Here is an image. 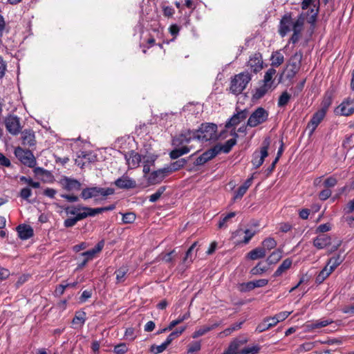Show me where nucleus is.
<instances>
[{
	"instance_id": "nucleus-16",
	"label": "nucleus",
	"mask_w": 354,
	"mask_h": 354,
	"mask_svg": "<svg viewBox=\"0 0 354 354\" xmlns=\"http://www.w3.org/2000/svg\"><path fill=\"white\" fill-rule=\"evenodd\" d=\"M268 112H252L248 120V125L254 127L262 123L268 118Z\"/></svg>"
},
{
	"instance_id": "nucleus-60",
	"label": "nucleus",
	"mask_w": 354,
	"mask_h": 354,
	"mask_svg": "<svg viewBox=\"0 0 354 354\" xmlns=\"http://www.w3.org/2000/svg\"><path fill=\"white\" fill-rule=\"evenodd\" d=\"M201 345L200 342H192L189 344L187 352L189 353H193L194 352L198 351L201 350Z\"/></svg>"
},
{
	"instance_id": "nucleus-20",
	"label": "nucleus",
	"mask_w": 354,
	"mask_h": 354,
	"mask_svg": "<svg viewBox=\"0 0 354 354\" xmlns=\"http://www.w3.org/2000/svg\"><path fill=\"white\" fill-rule=\"evenodd\" d=\"M104 245V240H102L97 243V244L91 250H87L86 252H84L81 254V255L86 259L88 261H90L93 259L95 257V255L100 252Z\"/></svg>"
},
{
	"instance_id": "nucleus-53",
	"label": "nucleus",
	"mask_w": 354,
	"mask_h": 354,
	"mask_svg": "<svg viewBox=\"0 0 354 354\" xmlns=\"http://www.w3.org/2000/svg\"><path fill=\"white\" fill-rule=\"evenodd\" d=\"M136 216L133 212H127L122 214V222L124 223H133L136 220Z\"/></svg>"
},
{
	"instance_id": "nucleus-44",
	"label": "nucleus",
	"mask_w": 354,
	"mask_h": 354,
	"mask_svg": "<svg viewBox=\"0 0 354 354\" xmlns=\"http://www.w3.org/2000/svg\"><path fill=\"white\" fill-rule=\"evenodd\" d=\"M127 272L128 268L127 267H121L115 272L116 275V282L118 283L124 281L125 276Z\"/></svg>"
},
{
	"instance_id": "nucleus-23",
	"label": "nucleus",
	"mask_w": 354,
	"mask_h": 354,
	"mask_svg": "<svg viewBox=\"0 0 354 354\" xmlns=\"http://www.w3.org/2000/svg\"><path fill=\"white\" fill-rule=\"evenodd\" d=\"M245 112H236L231 118H230L225 123V127L228 129L232 127H235L236 125H238L242 119H243Z\"/></svg>"
},
{
	"instance_id": "nucleus-26",
	"label": "nucleus",
	"mask_w": 354,
	"mask_h": 354,
	"mask_svg": "<svg viewBox=\"0 0 354 354\" xmlns=\"http://www.w3.org/2000/svg\"><path fill=\"white\" fill-rule=\"evenodd\" d=\"M266 255V252L264 248L258 247L251 250L248 253L247 257L251 260H257L259 259L264 258Z\"/></svg>"
},
{
	"instance_id": "nucleus-57",
	"label": "nucleus",
	"mask_w": 354,
	"mask_h": 354,
	"mask_svg": "<svg viewBox=\"0 0 354 354\" xmlns=\"http://www.w3.org/2000/svg\"><path fill=\"white\" fill-rule=\"evenodd\" d=\"M20 180L25 183H27L28 185L31 186L33 188H39L40 187V183L39 182H35L30 178H27L26 176H21Z\"/></svg>"
},
{
	"instance_id": "nucleus-50",
	"label": "nucleus",
	"mask_w": 354,
	"mask_h": 354,
	"mask_svg": "<svg viewBox=\"0 0 354 354\" xmlns=\"http://www.w3.org/2000/svg\"><path fill=\"white\" fill-rule=\"evenodd\" d=\"M281 251L277 250L272 252V254L267 259V261L269 264L274 263L277 262L281 258Z\"/></svg>"
},
{
	"instance_id": "nucleus-22",
	"label": "nucleus",
	"mask_w": 354,
	"mask_h": 354,
	"mask_svg": "<svg viewBox=\"0 0 354 354\" xmlns=\"http://www.w3.org/2000/svg\"><path fill=\"white\" fill-rule=\"evenodd\" d=\"M237 140L235 138H231L227 140L224 144H217L215 145L217 148L218 153L223 152L224 153H228L232 149V147L236 145Z\"/></svg>"
},
{
	"instance_id": "nucleus-35",
	"label": "nucleus",
	"mask_w": 354,
	"mask_h": 354,
	"mask_svg": "<svg viewBox=\"0 0 354 354\" xmlns=\"http://www.w3.org/2000/svg\"><path fill=\"white\" fill-rule=\"evenodd\" d=\"M272 86H271L270 84H266L263 83L262 86L256 90L255 93L254 94V97L257 99L261 98L266 95V93L272 90Z\"/></svg>"
},
{
	"instance_id": "nucleus-51",
	"label": "nucleus",
	"mask_w": 354,
	"mask_h": 354,
	"mask_svg": "<svg viewBox=\"0 0 354 354\" xmlns=\"http://www.w3.org/2000/svg\"><path fill=\"white\" fill-rule=\"evenodd\" d=\"M236 216L235 212H232L225 215L223 218H222L218 224V228L221 229L223 227H226V223L232 218Z\"/></svg>"
},
{
	"instance_id": "nucleus-14",
	"label": "nucleus",
	"mask_w": 354,
	"mask_h": 354,
	"mask_svg": "<svg viewBox=\"0 0 354 354\" xmlns=\"http://www.w3.org/2000/svg\"><path fill=\"white\" fill-rule=\"evenodd\" d=\"M169 175L166 167L153 171L147 176V182L149 185H156L163 180V179Z\"/></svg>"
},
{
	"instance_id": "nucleus-9",
	"label": "nucleus",
	"mask_w": 354,
	"mask_h": 354,
	"mask_svg": "<svg viewBox=\"0 0 354 354\" xmlns=\"http://www.w3.org/2000/svg\"><path fill=\"white\" fill-rule=\"evenodd\" d=\"M248 69L250 72L257 74L263 68V59L261 54L260 53H255L253 55H252L248 62H247Z\"/></svg>"
},
{
	"instance_id": "nucleus-11",
	"label": "nucleus",
	"mask_w": 354,
	"mask_h": 354,
	"mask_svg": "<svg viewBox=\"0 0 354 354\" xmlns=\"http://www.w3.org/2000/svg\"><path fill=\"white\" fill-rule=\"evenodd\" d=\"M194 139H196L195 131L187 130L182 132L178 136L175 137L172 140V144L176 147H179L187 144Z\"/></svg>"
},
{
	"instance_id": "nucleus-12",
	"label": "nucleus",
	"mask_w": 354,
	"mask_h": 354,
	"mask_svg": "<svg viewBox=\"0 0 354 354\" xmlns=\"http://www.w3.org/2000/svg\"><path fill=\"white\" fill-rule=\"evenodd\" d=\"M62 188L68 192L79 191L81 189L82 184L77 180L64 176L59 181Z\"/></svg>"
},
{
	"instance_id": "nucleus-13",
	"label": "nucleus",
	"mask_w": 354,
	"mask_h": 354,
	"mask_svg": "<svg viewBox=\"0 0 354 354\" xmlns=\"http://www.w3.org/2000/svg\"><path fill=\"white\" fill-rule=\"evenodd\" d=\"M114 185L119 189H130L136 188L137 186L136 181L127 175H122L116 179Z\"/></svg>"
},
{
	"instance_id": "nucleus-61",
	"label": "nucleus",
	"mask_w": 354,
	"mask_h": 354,
	"mask_svg": "<svg viewBox=\"0 0 354 354\" xmlns=\"http://www.w3.org/2000/svg\"><path fill=\"white\" fill-rule=\"evenodd\" d=\"M269 328H270L269 323L268 322H266V318H265L263 321L257 326L256 330L259 333H262Z\"/></svg>"
},
{
	"instance_id": "nucleus-32",
	"label": "nucleus",
	"mask_w": 354,
	"mask_h": 354,
	"mask_svg": "<svg viewBox=\"0 0 354 354\" xmlns=\"http://www.w3.org/2000/svg\"><path fill=\"white\" fill-rule=\"evenodd\" d=\"M340 111H354V98L347 97L337 108Z\"/></svg>"
},
{
	"instance_id": "nucleus-19",
	"label": "nucleus",
	"mask_w": 354,
	"mask_h": 354,
	"mask_svg": "<svg viewBox=\"0 0 354 354\" xmlns=\"http://www.w3.org/2000/svg\"><path fill=\"white\" fill-rule=\"evenodd\" d=\"M17 231L19 237L22 240H27L31 238L34 234L32 227L26 224H22L17 226Z\"/></svg>"
},
{
	"instance_id": "nucleus-33",
	"label": "nucleus",
	"mask_w": 354,
	"mask_h": 354,
	"mask_svg": "<svg viewBox=\"0 0 354 354\" xmlns=\"http://www.w3.org/2000/svg\"><path fill=\"white\" fill-rule=\"evenodd\" d=\"M332 272L333 270L326 266L316 277V283L319 284L322 283Z\"/></svg>"
},
{
	"instance_id": "nucleus-24",
	"label": "nucleus",
	"mask_w": 354,
	"mask_h": 354,
	"mask_svg": "<svg viewBox=\"0 0 354 354\" xmlns=\"http://www.w3.org/2000/svg\"><path fill=\"white\" fill-rule=\"evenodd\" d=\"M88 214L89 213L86 214L84 212H82V214H77V216L67 218L64 221V227H73L74 225H76V223L78 221H80L81 220H83V219L86 218L88 216H90V214Z\"/></svg>"
},
{
	"instance_id": "nucleus-4",
	"label": "nucleus",
	"mask_w": 354,
	"mask_h": 354,
	"mask_svg": "<svg viewBox=\"0 0 354 354\" xmlns=\"http://www.w3.org/2000/svg\"><path fill=\"white\" fill-rule=\"evenodd\" d=\"M303 57V52L299 50L296 52L290 59V63L286 69V77L292 80L296 74L299 71L301 68V60Z\"/></svg>"
},
{
	"instance_id": "nucleus-58",
	"label": "nucleus",
	"mask_w": 354,
	"mask_h": 354,
	"mask_svg": "<svg viewBox=\"0 0 354 354\" xmlns=\"http://www.w3.org/2000/svg\"><path fill=\"white\" fill-rule=\"evenodd\" d=\"M157 157H158L157 156L153 155V154H149L147 156H145L142 158L143 163H145L146 165L149 164V165H150V166H152L154 165L155 161L157 159Z\"/></svg>"
},
{
	"instance_id": "nucleus-41",
	"label": "nucleus",
	"mask_w": 354,
	"mask_h": 354,
	"mask_svg": "<svg viewBox=\"0 0 354 354\" xmlns=\"http://www.w3.org/2000/svg\"><path fill=\"white\" fill-rule=\"evenodd\" d=\"M185 327H182L176 330L175 331L171 332L165 341V344L169 346L172 342V341L180 336L185 331Z\"/></svg>"
},
{
	"instance_id": "nucleus-46",
	"label": "nucleus",
	"mask_w": 354,
	"mask_h": 354,
	"mask_svg": "<svg viewBox=\"0 0 354 354\" xmlns=\"http://www.w3.org/2000/svg\"><path fill=\"white\" fill-rule=\"evenodd\" d=\"M218 154V152L217 151V148H216L215 146L202 153L203 156L205 158L207 162L213 159Z\"/></svg>"
},
{
	"instance_id": "nucleus-54",
	"label": "nucleus",
	"mask_w": 354,
	"mask_h": 354,
	"mask_svg": "<svg viewBox=\"0 0 354 354\" xmlns=\"http://www.w3.org/2000/svg\"><path fill=\"white\" fill-rule=\"evenodd\" d=\"M167 345L164 342L160 345H152L150 348V351L153 353V354H158L163 352L167 348Z\"/></svg>"
},
{
	"instance_id": "nucleus-48",
	"label": "nucleus",
	"mask_w": 354,
	"mask_h": 354,
	"mask_svg": "<svg viewBox=\"0 0 354 354\" xmlns=\"http://www.w3.org/2000/svg\"><path fill=\"white\" fill-rule=\"evenodd\" d=\"M290 99V95L287 91L283 92L279 97V100H278L279 107L283 108L285 105H286L288 103Z\"/></svg>"
},
{
	"instance_id": "nucleus-5",
	"label": "nucleus",
	"mask_w": 354,
	"mask_h": 354,
	"mask_svg": "<svg viewBox=\"0 0 354 354\" xmlns=\"http://www.w3.org/2000/svg\"><path fill=\"white\" fill-rule=\"evenodd\" d=\"M15 155L24 165L31 168L35 167L36 160L31 151L24 150L21 147H18L15 149Z\"/></svg>"
},
{
	"instance_id": "nucleus-6",
	"label": "nucleus",
	"mask_w": 354,
	"mask_h": 354,
	"mask_svg": "<svg viewBox=\"0 0 354 354\" xmlns=\"http://www.w3.org/2000/svg\"><path fill=\"white\" fill-rule=\"evenodd\" d=\"M7 131L13 136L17 135L21 129L19 118L12 114H9L4 120Z\"/></svg>"
},
{
	"instance_id": "nucleus-10",
	"label": "nucleus",
	"mask_w": 354,
	"mask_h": 354,
	"mask_svg": "<svg viewBox=\"0 0 354 354\" xmlns=\"http://www.w3.org/2000/svg\"><path fill=\"white\" fill-rule=\"evenodd\" d=\"M294 22L290 14H286L282 17L279 26V33L282 37L290 31L291 27L293 28Z\"/></svg>"
},
{
	"instance_id": "nucleus-42",
	"label": "nucleus",
	"mask_w": 354,
	"mask_h": 354,
	"mask_svg": "<svg viewBox=\"0 0 354 354\" xmlns=\"http://www.w3.org/2000/svg\"><path fill=\"white\" fill-rule=\"evenodd\" d=\"M235 339L229 345L227 349L223 354H241L240 346Z\"/></svg>"
},
{
	"instance_id": "nucleus-25",
	"label": "nucleus",
	"mask_w": 354,
	"mask_h": 354,
	"mask_svg": "<svg viewBox=\"0 0 354 354\" xmlns=\"http://www.w3.org/2000/svg\"><path fill=\"white\" fill-rule=\"evenodd\" d=\"M318 12L319 8L314 5L313 8H310L306 12L303 13L305 15V19L307 20L308 23L314 25L316 22Z\"/></svg>"
},
{
	"instance_id": "nucleus-45",
	"label": "nucleus",
	"mask_w": 354,
	"mask_h": 354,
	"mask_svg": "<svg viewBox=\"0 0 354 354\" xmlns=\"http://www.w3.org/2000/svg\"><path fill=\"white\" fill-rule=\"evenodd\" d=\"M142 158L138 153L132 152L129 159H127L128 164L133 167H137L141 162Z\"/></svg>"
},
{
	"instance_id": "nucleus-7",
	"label": "nucleus",
	"mask_w": 354,
	"mask_h": 354,
	"mask_svg": "<svg viewBox=\"0 0 354 354\" xmlns=\"http://www.w3.org/2000/svg\"><path fill=\"white\" fill-rule=\"evenodd\" d=\"M304 21L305 15L304 13H301L293 24V34L290 38L289 42H292L295 44L299 40L301 32L304 28Z\"/></svg>"
},
{
	"instance_id": "nucleus-56",
	"label": "nucleus",
	"mask_w": 354,
	"mask_h": 354,
	"mask_svg": "<svg viewBox=\"0 0 354 354\" xmlns=\"http://www.w3.org/2000/svg\"><path fill=\"white\" fill-rule=\"evenodd\" d=\"M128 351V347L125 343H121L115 346L113 351L115 354H125Z\"/></svg>"
},
{
	"instance_id": "nucleus-62",
	"label": "nucleus",
	"mask_w": 354,
	"mask_h": 354,
	"mask_svg": "<svg viewBox=\"0 0 354 354\" xmlns=\"http://www.w3.org/2000/svg\"><path fill=\"white\" fill-rule=\"evenodd\" d=\"M332 322L330 321H328L327 319H324V320H317L316 322H315L312 326H313V328H323L324 326H328L329 324H330Z\"/></svg>"
},
{
	"instance_id": "nucleus-59",
	"label": "nucleus",
	"mask_w": 354,
	"mask_h": 354,
	"mask_svg": "<svg viewBox=\"0 0 354 354\" xmlns=\"http://www.w3.org/2000/svg\"><path fill=\"white\" fill-rule=\"evenodd\" d=\"M243 232L245 234V236L243 238V240L241 242L245 244L248 243L249 241L252 239V238L256 234V231H252L249 229L245 230V231H243Z\"/></svg>"
},
{
	"instance_id": "nucleus-49",
	"label": "nucleus",
	"mask_w": 354,
	"mask_h": 354,
	"mask_svg": "<svg viewBox=\"0 0 354 354\" xmlns=\"http://www.w3.org/2000/svg\"><path fill=\"white\" fill-rule=\"evenodd\" d=\"M165 186L160 187L154 194H151L149 196V201L151 203L156 202L160 198V196L165 192Z\"/></svg>"
},
{
	"instance_id": "nucleus-17",
	"label": "nucleus",
	"mask_w": 354,
	"mask_h": 354,
	"mask_svg": "<svg viewBox=\"0 0 354 354\" xmlns=\"http://www.w3.org/2000/svg\"><path fill=\"white\" fill-rule=\"evenodd\" d=\"M331 243V238L327 234H322L313 239V244L318 250H322L329 245Z\"/></svg>"
},
{
	"instance_id": "nucleus-31",
	"label": "nucleus",
	"mask_w": 354,
	"mask_h": 354,
	"mask_svg": "<svg viewBox=\"0 0 354 354\" xmlns=\"http://www.w3.org/2000/svg\"><path fill=\"white\" fill-rule=\"evenodd\" d=\"M344 257L342 256L340 254H337L335 257H331L326 265L331 270H334L339 265L342 263L344 261Z\"/></svg>"
},
{
	"instance_id": "nucleus-64",
	"label": "nucleus",
	"mask_w": 354,
	"mask_h": 354,
	"mask_svg": "<svg viewBox=\"0 0 354 354\" xmlns=\"http://www.w3.org/2000/svg\"><path fill=\"white\" fill-rule=\"evenodd\" d=\"M32 195V191L28 187H24L21 189L19 196L24 200H28V198Z\"/></svg>"
},
{
	"instance_id": "nucleus-18",
	"label": "nucleus",
	"mask_w": 354,
	"mask_h": 354,
	"mask_svg": "<svg viewBox=\"0 0 354 354\" xmlns=\"http://www.w3.org/2000/svg\"><path fill=\"white\" fill-rule=\"evenodd\" d=\"M63 209L66 215H74L75 216H77V214H82V212L86 214L91 212L88 210V209H91V207L81 205L66 206L63 207Z\"/></svg>"
},
{
	"instance_id": "nucleus-52",
	"label": "nucleus",
	"mask_w": 354,
	"mask_h": 354,
	"mask_svg": "<svg viewBox=\"0 0 354 354\" xmlns=\"http://www.w3.org/2000/svg\"><path fill=\"white\" fill-rule=\"evenodd\" d=\"M252 282L248 281L246 283H241L239 285L238 289L241 292H246L254 290Z\"/></svg>"
},
{
	"instance_id": "nucleus-47",
	"label": "nucleus",
	"mask_w": 354,
	"mask_h": 354,
	"mask_svg": "<svg viewBox=\"0 0 354 354\" xmlns=\"http://www.w3.org/2000/svg\"><path fill=\"white\" fill-rule=\"evenodd\" d=\"M86 321V313L84 311L76 312L75 317L73 319V323L75 324H80L83 325Z\"/></svg>"
},
{
	"instance_id": "nucleus-28",
	"label": "nucleus",
	"mask_w": 354,
	"mask_h": 354,
	"mask_svg": "<svg viewBox=\"0 0 354 354\" xmlns=\"http://www.w3.org/2000/svg\"><path fill=\"white\" fill-rule=\"evenodd\" d=\"M187 163V160L185 158H180L178 160L171 162L169 166L165 167L167 169V171L169 173V174L173 171L179 170L182 167L185 166V165Z\"/></svg>"
},
{
	"instance_id": "nucleus-63",
	"label": "nucleus",
	"mask_w": 354,
	"mask_h": 354,
	"mask_svg": "<svg viewBox=\"0 0 354 354\" xmlns=\"http://www.w3.org/2000/svg\"><path fill=\"white\" fill-rule=\"evenodd\" d=\"M124 337L127 339L133 341L136 338L135 329L133 328H128L124 333Z\"/></svg>"
},
{
	"instance_id": "nucleus-21",
	"label": "nucleus",
	"mask_w": 354,
	"mask_h": 354,
	"mask_svg": "<svg viewBox=\"0 0 354 354\" xmlns=\"http://www.w3.org/2000/svg\"><path fill=\"white\" fill-rule=\"evenodd\" d=\"M22 143L24 145L30 147L35 145V137L33 131L30 129H25L21 132Z\"/></svg>"
},
{
	"instance_id": "nucleus-1",
	"label": "nucleus",
	"mask_w": 354,
	"mask_h": 354,
	"mask_svg": "<svg viewBox=\"0 0 354 354\" xmlns=\"http://www.w3.org/2000/svg\"><path fill=\"white\" fill-rule=\"evenodd\" d=\"M217 126L213 123L202 124L199 129L195 131V138L196 140L204 142L212 140H215L218 138L216 135ZM219 138H225V131L220 133Z\"/></svg>"
},
{
	"instance_id": "nucleus-8",
	"label": "nucleus",
	"mask_w": 354,
	"mask_h": 354,
	"mask_svg": "<svg viewBox=\"0 0 354 354\" xmlns=\"http://www.w3.org/2000/svg\"><path fill=\"white\" fill-rule=\"evenodd\" d=\"M269 144V141L264 140L263 146L261 148L260 152L253 153L252 163L255 169L259 168L263 163L265 158L268 156Z\"/></svg>"
},
{
	"instance_id": "nucleus-3",
	"label": "nucleus",
	"mask_w": 354,
	"mask_h": 354,
	"mask_svg": "<svg viewBox=\"0 0 354 354\" xmlns=\"http://www.w3.org/2000/svg\"><path fill=\"white\" fill-rule=\"evenodd\" d=\"M114 189L112 188H103L100 187H86L82 190L80 196L84 200L97 198L99 196L106 197L112 195Z\"/></svg>"
},
{
	"instance_id": "nucleus-43",
	"label": "nucleus",
	"mask_w": 354,
	"mask_h": 354,
	"mask_svg": "<svg viewBox=\"0 0 354 354\" xmlns=\"http://www.w3.org/2000/svg\"><path fill=\"white\" fill-rule=\"evenodd\" d=\"M262 248H264L266 252L267 250H270L273 248H274L277 246V241L274 240V238L268 237L264 239L262 241Z\"/></svg>"
},
{
	"instance_id": "nucleus-39",
	"label": "nucleus",
	"mask_w": 354,
	"mask_h": 354,
	"mask_svg": "<svg viewBox=\"0 0 354 354\" xmlns=\"http://www.w3.org/2000/svg\"><path fill=\"white\" fill-rule=\"evenodd\" d=\"M268 270V266L263 264L261 262L257 263L256 266L250 270V273L253 275H261L263 273Z\"/></svg>"
},
{
	"instance_id": "nucleus-40",
	"label": "nucleus",
	"mask_w": 354,
	"mask_h": 354,
	"mask_svg": "<svg viewBox=\"0 0 354 354\" xmlns=\"http://www.w3.org/2000/svg\"><path fill=\"white\" fill-rule=\"evenodd\" d=\"M261 349V346L258 344L248 345V346L241 349V354H257Z\"/></svg>"
},
{
	"instance_id": "nucleus-34",
	"label": "nucleus",
	"mask_w": 354,
	"mask_h": 354,
	"mask_svg": "<svg viewBox=\"0 0 354 354\" xmlns=\"http://www.w3.org/2000/svg\"><path fill=\"white\" fill-rule=\"evenodd\" d=\"M333 101V95L330 92H326L323 97V100L321 103V109L320 111H327V109L330 107Z\"/></svg>"
},
{
	"instance_id": "nucleus-27",
	"label": "nucleus",
	"mask_w": 354,
	"mask_h": 354,
	"mask_svg": "<svg viewBox=\"0 0 354 354\" xmlns=\"http://www.w3.org/2000/svg\"><path fill=\"white\" fill-rule=\"evenodd\" d=\"M292 263V261L288 258L283 261L281 265L278 267V268L274 272L273 277H277L281 276L284 272L288 270Z\"/></svg>"
},
{
	"instance_id": "nucleus-29",
	"label": "nucleus",
	"mask_w": 354,
	"mask_h": 354,
	"mask_svg": "<svg viewBox=\"0 0 354 354\" xmlns=\"http://www.w3.org/2000/svg\"><path fill=\"white\" fill-rule=\"evenodd\" d=\"M218 323H214V324L209 325V326H204L203 327L196 330L193 334L192 337L193 338H198V337H201L207 333L209 332L210 330L216 328L217 326H218Z\"/></svg>"
},
{
	"instance_id": "nucleus-15",
	"label": "nucleus",
	"mask_w": 354,
	"mask_h": 354,
	"mask_svg": "<svg viewBox=\"0 0 354 354\" xmlns=\"http://www.w3.org/2000/svg\"><path fill=\"white\" fill-rule=\"evenodd\" d=\"M326 117V112H315L310 120L307 124L306 129L309 131V135L311 136L316 128Z\"/></svg>"
},
{
	"instance_id": "nucleus-55",
	"label": "nucleus",
	"mask_w": 354,
	"mask_h": 354,
	"mask_svg": "<svg viewBox=\"0 0 354 354\" xmlns=\"http://www.w3.org/2000/svg\"><path fill=\"white\" fill-rule=\"evenodd\" d=\"M189 316V313H186L183 316H180L177 319L173 320L170 322L169 325V329H173L176 326L183 322L184 320L187 319Z\"/></svg>"
},
{
	"instance_id": "nucleus-38",
	"label": "nucleus",
	"mask_w": 354,
	"mask_h": 354,
	"mask_svg": "<svg viewBox=\"0 0 354 354\" xmlns=\"http://www.w3.org/2000/svg\"><path fill=\"white\" fill-rule=\"evenodd\" d=\"M276 73L277 71L274 68H269L264 75L263 83L266 84H270V86L273 87V77L276 75Z\"/></svg>"
},
{
	"instance_id": "nucleus-30",
	"label": "nucleus",
	"mask_w": 354,
	"mask_h": 354,
	"mask_svg": "<svg viewBox=\"0 0 354 354\" xmlns=\"http://www.w3.org/2000/svg\"><path fill=\"white\" fill-rule=\"evenodd\" d=\"M271 66L272 67H278L283 64L284 61V57L279 51H275L272 54L271 58Z\"/></svg>"
},
{
	"instance_id": "nucleus-37",
	"label": "nucleus",
	"mask_w": 354,
	"mask_h": 354,
	"mask_svg": "<svg viewBox=\"0 0 354 354\" xmlns=\"http://www.w3.org/2000/svg\"><path fill=\"white\" fill-rule=\"evenodd\" d=\"M115 208V205H110L109 206L102 207H97V208H91L88 209L91 212L88 214H90V216H95V215L98 214H102L106 211H111L113 210Z\"/></svg>"
},
{
	"instance_id": "nucleus-36",
	"label": "nucleus",
	"mask_w": 354,
	"mask_h": 354,
	"mask_svg": "<svg viewBox=\"0 0 354 354\" xmlns=\"http://www.w3.org/2000/svg\"><path fill=\"white\" fill-rule=\"evenodd\" d=\"M190 149L188 147L184 146L182 148L175 149L169 153V156L171 159H177L180 156L189 153Z\"/></svg>"
},
{
	"instance_id": "nucleus-2",
	"label": "nucleus",
	"mask_w": 354,
	"mask_h": 354,
	"mask_svg": "<svg viewBox=\"0 0 354 354\" xmlns=\"http://www.w3.org/2000/svg\"><path fill=\"white\" fill-rule=\"evenodd\" d=\"M252 80V75L248 71H245L235 75L231 79L230 91L234 95H238L246 88Z\"/></svg>"
}]
</instances>
